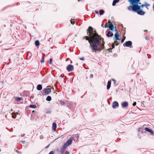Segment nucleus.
Masks as SVG:
<instances>
[{
	"label": "nucleus",
	"mask_w": 154,
	"mask_h": 154,
	"mask_svg": "<svg viewBox=\"0 0 154 154\" xmlns=\"http://www.w3.org/2000/svg\"><path fill=\"white\" fill-rule=\"evenodd\" d=\"M119 1V0H113L112 3V5L114 6L116 4L118 3Z\"/></svg>",
	"instance_id": "nucleus-18"
},
{
	"label": "nucleus",
	"mask_w": 154,
	"mask_h": 154,
	"mask_svg": "<svg viewBox=\"0 0 154 154\" xmlns=\"http://www.w3.org/2000/svg\"><path fill=\"white\" fill-rule=\"evenodd\" d=\"M29 107L31 108H36V106L35 105H30Z\"/></svg>",
	"instance_id": "nucleus-26"
},
{
	"label": "nucleus",
	"mask_w": 154,
	"mask_h": 154,
	"mask_svg": "<svg viewBox=\"0 0 154 154\" xmlns=\"http://www.w3.org/2000/svg\"><path fill=\"white\" fill-rule=\"evenodd\" d=\"M112 80L114 82V83L115 86L117 85H118V83L116 82V81L113 79H112Z\"/></svg>",
	"instance_id": "nucleus-30"
},
{
	"label": "nucleus",
	"mask_w": 154,
	"mask_h": 154,
	"mask_svg": "<svg viewBox=\"0 0 154 154\" xmlns=\"http://www.w3.org/2000/svg\"><path fill=\"white\" fill-rule=\"evenodd\" d=\"M9 61H11V59L10 58H9Z\"/></svg>",
	"instance_id": "nucleus-64"
},
{
	"label": "nucleus",
	"mask_w": 154,
	"mask_h": 154,
	"mask_svg": "<svg viewBox=\"0 0 154 154\" xmlns=\"http://www.w3.org/2000/svg\"><path fill=\"white\" fill-rule=\"evenodd\" d=\"M40 42L38 40H36L35 42V44L36 47H39L40 45Z\"/></svg>",
	"instance_id": "nucleus-14"
},
{
	"label": "nucleus",
	"mask_w": 154,
	"mask_h": 154,
	"mask_svg": "<svg viewBox=\"0 0 154 154\" xmlns=\"http://www.w3.org/2000/svg\"><path fill=\"white\" fill-rule=\"evenodd\" d=\"M119 106V104L118 102L116 101H115L113 102L112 105V107L113 109H115L116 108V107H118Z\"/></svg>",
	"instance_id": "nucleus-10"
},
{
	"label": "nucleus",
	"mask_w": 154,
	"mask_h": 154,
	"mask_svg": "<svg viewBox=\"0 0 154 154\" xmlns=\"http://www.w3.org/2000/svg\"><path fill=\"white\" fill-rule=\"evenodd\" d=\"M67 147V146H65V145L64 144V145L63 146L62 148L61 149V152L63 153V152L65 151L66 148Z\"/></svg>",
	"instance_id": "nucleus-16"
},
{
	"label": "nucleus",
	"mask_w": 154,
	"mask_h": 154,
	"mask_svg": "<svg viewBox=\"0 0 154 154\" xmlns=\"http://www.w3.org/2000/svg\"><path fill=\"white\" fill-rule=\"evenodd\" d=\"M41 63H43L45 62L44 57H42L40 61Z\"/></svg>",
	"instance_id": "nucleus-29"
},
{
	"label": "nucleus",
	"mask_w": 154,
	"mask_h": 154,
	"mask_svg": "<svg viewBox=\"0 0 154 154\" xmlns=\"http://www.w3.org/2000/svg\"><path fill=\"white\" fill-rule=\"evenodd\" d=\"M130 3V6L128 7L127 9L129 11L137 13L138 14L143 15L146 12L141 9L143 8L144 5L141 4L140 2V0H128Z\"/></svg>",
	"instance_id": "nucleus-2"
},
{
	"label": "nucleus",
	"mask_w": 154,
	"mask_h": 154,
	"mask_svg": "<svg viewBox=\"0 0 154 154\" xmlns=\"http://www.w3.org/2000/svg\"><path fill=\"white\" fill-rule=\"evenodd\" d=\"M95 34L96 36H94V37H99L100 38L101 37H102L100 35H99L98 33H97L96 30H95Z\"/></svg>",
	"instance_id": "nucleus-22"
},
{
	"label": "nucleus",
	"mask_w": 154,
	"mask_h": 154,
	"mask_svg": "<svg viewBox=\"0 0 154 154\" xmlns=\"http://www.w3.org/2000/svg\"><path fill=\"white\" fill-rule=\"evenodd\" d=\"M115 43H112V49L115 48Z\"/></svg>",
	"instance_id": "nucleus-32"
},
{
	"label": "nucleus",
	"mask_w": 154,
	"mask_h": 154,
	"mask_svg": "<svg viewBox=\"0 0 154 154\" xmlns=\"http://www.w3.org/2000/svg\"><path fill=\"white\" fill-rule=\"evenodd\" d=\"M51 39V38L50 37L49 38L48 40V41L49 42H50V39Z\"/></svg>",
	"instance_id": "nucleus-49"
},
{
	"label": "nucleus",
	"mask_w": 154,
	"mask_h": 154,
	"mask_svg": "<svg viewBox=\"0 0 154 154\" xmlns=\"http://www.w3.org/2000/svg\"><path fill=\"white\" fill-rule=\"evenodd\" d=\"M148 58L149 59L151 57V55L150 54H147Z\"/></svg>",
	"instance_id": "nucleus-36"
},
{
	"label": "nucleus",
	"mask_w": 154,
	"mask_h": 154,
	"mask_svg": "<svg viewBox=\"0 0 154 154\" xmlns=\"http://www.w3.org/2000/svg\"><path fill=\"white\" fill-rule=\"evenodd\" d=\"M44 91L46 94H48L51 92V89L48 88H45L44 89Z\"/></svg>",
	"instance_id": "nucleus-8"
},
{
	"label": "nucleus",
	"mask_w": 154,
	"mask_h": 154,
	"mask_svg": "<svg viewBox=\"0 0 154 154\" xmlns=\"http://www.w3.org/2000/svg\"><path fill=\"white\" fill-rule=\"evenodd\" d=\"M65 154H69V152H68V151H66L65 152Z\"/></svg>",
	"instance_id": "nucleus-45"
},
{
	"label": "nucleus",
	"mask_w": 154,
	"mask_h": 154,
	"mask_svg": "<svg viewBox=\"0 0 154 154\" xmlns=\"http://www.w3.org/2000/svg\"><path fill=\"white\" fill-rule=\"evenodd\" d=\"M15 151H16V152H17V153H19L20 152L19 151H18V150H15Z\"/></svg>",
	"instance_id": "nucleus-47"
},
{
	"label": "nucleus",
	"mask_w": 154,
	"mask_h": 154,
	"mask_svg": "<svg viewBox=\"0 0 154 154\" xmlns=\"http://www.w3.org/2000/svg\"><path fill=\"white\" fill-rule=\"evenodd\" d=\"M106 35L108 37H112L113 35V33L112 31H109L106 34Z\"/></svg>",
	"instance_id": "nucleus-11"
},
{
	"label": "nucleus",
	"mask_w": 154,
	"mask_h": 154,
	"mask_svg": "<svg viewBox=\"0 0 154 154\" xmlns=\"http://www.w3.org/2000/svg\"><path fill=\"white\" fill-rule=\"evenodd\" d=\"M15 99L17 101H20L21 100V98L19 97H16L15 98Z\"/></svg>",
	"instance_id": "nucleus-24"
},
{
	"label": "nucleus",
	"mask_w": 154,
	"mask_h": 154,
	"mask_svg": "<svg viewBox=\"0 0 154 154\" xmlns=\"http://www.w3.org/2000/svg\"><path fill=\"white\" fill-rule=\"evenodd\" d=\"M94 12L97 14H98L99 13V12L98 11L95 10L94 11Z\"/></svg>",
	"instance_id": "nucleus-35"
},
{
	"label": "nucleus",
	"mask_w": 154,
	"mask_h": 154,
	"mask_svg": "<svg viewBox=\"0 0 154 154\" xmlns=\"http://www.w3.org/2000/svg\"><path fill=\"white\" fill-rule=\"evenodd\" d=\"M93 31V28L91 26H89L87 29V31L89 33L90 35L92 33Z\"/></svg>",
	"instance_id": "nucleus-9"
},
{
	"label": "nucleus",
	"mask_w": 154,
	"mask_h": 154,
	"mask_svg": "<svg viewBox=\"0 0 154 154\" xmlns=\"http://www.w3.org/2000/svg\"><path fill=\"white\" fill-rule=\"evenodd\" d=\"M112 52V51L111 50H109V52Z\"/></svg>",
	"instance_id": "nucleus-58"
},
{
	"label": "nucleus",
	"mask_w": 154,
	"mask_h": 154,
	"mask_svg": "<svg viewBox=\"0 0 154 154\" xmlns=\"http://www.w3.org/2000/svg\"><path fill=\"white\" fill-rule=\"evenodd\" d=\"M10 63H9V62H8V63H7V64L9 65Z\"/></svg>",
	"instance_id": "nucleus-61"
},
{
	"label": "nucleus",
	"mask_w": 154,
	"mask_h": 154,
	"mask_svg": "<svg viewBox=\"0 0 154 154\" xmlns=\"http://www.w3.org/2000/svg\"><path fill=\"white\" fill-rule=\"evenodd\" d=\"M74 136V138L75 137L76 138H77V139L79 137V135L78 134H75L74 135H72V136Z\"/></svg>",
	"instance_id": "nucleus-31"
},
{
	"label": "nucleus",
	"mask_w": 154,
	"mask_h": 154,
	"mask_svg": "<svg viewBox=\"0 0 154 154\" xmlns=\"http://www.w3.org/2000/svg\"><path fill=\"white\" fill-rule=\"evenodd\" d=\"M7 80H12V78H10V77L8 78V79H7Z\"/></svg>",
	"instance_id": "nucleus-41"
},
{
	"label": "nucleus",
	"mask_w": 154,
	"mask_h": 154,
	"mask_svg": "<svg viewBox=\"0 0 154 154\" xmlns=\"http://www.w3.org/2000/svg\"><path fill=\"white\" fill-rule=\"evenodd\" d=\"M119 42H116L115 43V45H119Z\"/></svg>",
	"instance_id": "nucleus-42"
},
{
	"label": "nucleus",
	"mask_w": 154,
	"mask_h": 154,
	"mask_svg": "<svg viewBox=\"0 0 154 154\" xmlns=\"http://www.w3.org/2000/svg\"><path fill=\"white\" fill-rule=\"evenodd\" d=\"M128 104L127 102H125L121 104L122 107L124 108L127 107L128 106Z\"/></svg>",
	"instance_id": "nucleus-13"
},
{
	"label": "nucleus",
	"mask_w": 154,
	"mask_h": 154,
	"mask_svg": "<svg viewBox=\"0 0 154 154\" xmlns=\"http://www.w3.org/2000/svg\"><path fill=\"white\" fill-rule=\"evenodd\" d=\"M145 39H146L148 40H149V37H148L147 36V37H145Z\"/></svg>",
	"instance_id": "nucleus-43"
},
{
	"label": "nucleus",
	"mask_w": 154,
	"mask_h": 154,
	"mask_svg": "<svg viewBox=\"0 0 154 154\" xmlns=\"http://www.w3.org/2000/svg\"><path fill=\"white\" fill-rule=\"evenodd\" d=\"M60 104L61 105L63 106L65 105V103L64 101L60 100Z\"/></svg>",
	"instance_id": "nucleus-27"
},
{
	"label": "nucleus",
	"mask_w": 154,
	"mask_h": 154,
	"mask_svg": "<svg viewBox=\"0 0 154 154\" xmlns=\"http://www.w3.org/2000/svg\"><path fill=\"white\" fill-rule=\"evenodd\" d=\"M132 42L131 41H126L123 44V46L124 47H128L130 48H133L132 45Z\"/></svg>",
	"instance_id": "nucleus-3"
},
{
	"label": "nucleus",
	"mask_w": 154,
	"mask_h": 154,
	"mask_svg": "<svg viewBox=\"0 0 154 154\" xmlns=\"http://www.w3.org/2000/svg\"><path fill=\"white\" fill-rule=\"evenodd\" d=\"M51 113V111H48V112H46V113Z\"/></svg>",
	"instance_id": "nucleus-56"
},
{
	"label": "nucleus",
	"mask_w": 154,
	"mask_h": 154,
	"mask_svg": "<svg viewBox=\"0 0 154 154\" xmlns=\"http://www.w3.org/2000/svg\"><path fill=\"white\" fill-rule=\"evenodd\" d=\"M82 0H78V2H79L80 1H81Z\"/></svg>",
	"instance_id": "nucleus-63"
},
{
	"label": "nucleus",
	"mask_w": 154,
	"mask_h": 154,
	"mask_svg": "<svg viewBox=\"0 0 154 154\" xmlns=\"http://www.w3.org/2000/svg\"><path fill=\"white\" fill-rule=\"evenodd\" d=\"M12 117L13 118H16V117H14V116H12Z\"/></svg>",
	"instance_id": "nucleus-60"
},
{
	"label": "nucleus",
	"mask_w": 154,
	"mask_h": 154,
	"mask_svg": "<svg viewBox=\"0 0 154 154\" xmlns=\"http://www.w3.org/2000/svg\"><path fill=\"white\" fill-rule=\"evenodd\" d=\"M53 61V59L51 58H50L49 60V62L50 64H51Z\"/></svg>",
	"instance_id": "nucleus-33"
},
{
	"label": "nucleus",
	"mask_w": 154,
	"mask_h": 154,
	"mask_svg": "<svg viewBox=\"0 0 154 154\" xmlns=\"http://www.w3.org/2000/svg\"><path fill=\"white\" fill-rule=\"evenodd\" d=\"M66 69L68 72L72 71L74 70V66L72 64H69L66 66Z\"/></svg>",
	"instance_id": "nucleus-5"
},
{
	"label": "nucleus",
	"mask_w": 154,
	"mask_h": 154,
	"mask_svg": "<svg viewBox=\"0 0 154 154\" xmlns=\"http://www.w3.org/2000/svg\"><path fill=\"white\" fill-rule=\"evenodd\" d=\"M59 77H64L63 75H60V76H59Z\"/></svg>",
	"instance_id": "nucleus-50"
},
{
	"label": "nucleus",
	"mask_w": 154,
	"mask_h": 154,
	"mask_svg": "<svg viewBox=\"0 0 154 154\" xmlns=\"http://www.w3.org/2000/svg\"><path fill=\"white\" fill-rule=\"evenodd\" d=\"M20 142L22 143L23 144H24L25 143V141L22 140L20 141Z\"/></svg>",
	"instance_id": "nucleus-40"
},
{
	"label": "nucleus",
	"mask_w": 154,
	"mask_h": 154,
	"mask_svg": "<svg viewBox=\"0 0 154 154\" xmlns=\"http://www.w3.org/2000/svg\"><path fill=\"white\" fill-rule=\"evenodd\" d=\"M80 60H85V58L84 57H82L81 58H80Z\"/></svg>",
	"instance_id": "nucleus-38"
},
{
	"label": "nucleus",
	"mask_w": 154,
	"mask_h": 154,
	"mask_svg": "<svg viewBox=\"0 0 154 154\" xmlns=\"http://www.w3.org/2000/svg\"><path fill=\"white\" fill-rule=\"evenodd\" d=\"M134 63L132 65V67L133 69H135L134 67Z\"/></svg>",
	"instance_id": "nucleus-48"
},
{
	"label": "nucleus",
	"mask_w": 154,
	"mask_h": 154,
	"mask_svg": "<svg viewBox=\"0 0 154 154\" xmlns=\"http://www.w3.org/2000/svg\"><path fill=\"white\" fill-rule=\"evenodd\" d=\"M120 35L118 32H116L114 34V37L113 38H115V40L116 41H119L120 40Z\"/></svg>",
	"instance_id": "nucleus-6"
},
{
	"label": "nucleus",
	"mask_w": 154,
	"mask_h": 154,
	"mask_svg": "<svg viewBox=\"0 0 154 154\" xmlns=\"http://www.w3.org/2000/svg\"><path fill=\"white\" fill-rule=\"evenodd\" d=\"M108 26V25L107 24H106L105 25V26H104V27L105 28H107V26Z\"/></svg>",
	"instance_id": "nucleus-44"
},
{
	"label": "nucleus",
	"mask_w": 154,
	"mask_h": 154,
	"mask_svg": "<svg viewBox=\"0 0 154 154\" xmlns=\"http://www.w3.org/2000/svg\"><path fill=\"white\" fill-rule=\"evenodd\" d=\"M51 100V96H48L46 98V100H47L48 101H50Z\"/></svg>",
	"instance_id": "nucleus-21"
},
{
	"label": "nucleus",
	"mask_w": 154,
	"mask_h": 154,
	"mask_svg": "<svg viewBox=\"0 0 154 154\" xmlns=\"http://www.w3.org/2000/svg\"><path fill=\"white\" fill-rule=\"evenodd\" d=\"M49 146V145H48L47 146H46V147H45V148H47Z\"/></svg>",
	"instance_id": "nucleus-59"
},
{
	"label": "nucleus",
	"mask_w": 154,
	"mask_h": 154,
	"mask_svg": "<svg viewBox=\"0 0 154 154\" xmlns=\"http://www.w3.org/2000/svg\"><path fill=\"white\" fill-rule=\"evenodd\" d=\"M90 77H93V75L92 74H91L90 75Z\"/></svg>",
	"instance_id": "nucleus-51"
},
{
	"label": "nucleus",
	"mask_w": 154,
	"mask_h": 154,
	"mask_svg": "<svg viewBox=\"0 0 154 154\" xmlns=\"http://www.w3.org/2000/svg\"><path fill=\"white\" fill-rule=\"evenodd\" d=\"M74 138V136L70 137L69 139L67 140L66 143L64 144V145H65V146L67 147L70 145L72 143V140Z\"/></svg>",
	"instance_id": "nucleus-4"
},
{
	"label": "nucleus",
	"mask_w": 154,
	"mask_h": 154,
	"mask_svg": "<svg viewBox=\"0 0 154 154\" xmlns=\"http://www.w3.org/2000/svg\"><path fill=\"white\" fill-rule=\"evenodd\" d=\"M114 31L116 32H117V30L116 29H114Z\"/></svg>",
	"instance_id": "nucleus-52"
},
{
	"label": "nucleus",
	"mask_w": 154,
	"mask_h": 154,
	"mask_svg": "<svg viewBox=\"0 0 154 154\" xmlns=\"http://www.w3.org/2000/svg\"><path fill=\"white\" fill-rule=\"evenodd\" d=\"M125 38H126V37L124 35V36H123L122 37V40H121V42L122 43L123 42H124V41L125 40Z\"/></svg>",
	"instance_id": "nucleus-25"
},
{
	"label": "nucleus",
	"mask_w": 154,
	"mask_h": 154,
	"mask_svg": "<svg viewBox=\"0 0 154 154\" xmlns=\"http://www.w3.org/2000/svg\"><path fill=\"white\" fill-rule=\"evenodd\" d=\"M57 128V124L56 123L54 122L52 125V128L53 130L55 131Z\"/></svg>",
	"instance_id": "nucleus-15"
},
{
	"label": "nucleus",
	"mask_w": 154,
	"mask_h": 154,
	"mask_svg": "<svg viewBox=\"0 0 154 154\" xmlns=\"http://www.w3.org/2000/svg\"><path fill=\"white\" fill-rule=\"evenodd\" d=\"M85 39L88 41L90 44L89 47L93 52L101 51L105 48L104 44L105 42L103 38L101 37H93L90 38L88 36L83 37V39Z\"/></svg>",
	"instance_id": "nucleus-1"
},
{
	"label": "nucleus",
	"mask_w": 154,
	"mask_h": 154,
	"mask_svg": "<svg viewBox=\"0 0 154 154\" xmlns=\"http://www.w3.org/2000/svg\"><path fill=\"white\" fill-rule=\"evenodd\" d=\"M111 81H109L108 82L107 88L108 90L111 87Z\"/></svg>",
	"instance_id": "nucleus-17"
},
{
	"label": "nucleus",
	"mask_w": 154,
	"mask_h": 154,
	"mask_svg": "<svg viewBox=\"0 0 154 154\" xmlns=\"http://www.w3.org/2000/svg\"><path fill=\"white\" fill-rule=\"evenodd\" d=\"M144 5L146 7H147L149 6L150 5L148 3L146 2H144Z\"/></svg>",
	"instance_id": "nucleus-28"
},
{
	"label": "nucleus",
	"mask_w": 154,
	"mask_h": 154,
	"mask_svg": "<svg viewBox=\"0 0 154 154\" xmlns=\"http://www.w3.org/2000/svg\"><path fill=\"white\" fill-rule=\"evenodd\" d=\"M143 31L144 32H148V31L146 30H143Z\"/></svg>",
	"instance_id": "nucleus-53"
},
{
	"label": "nucleus",
	"mask_w": 154,
	"mask_h": 154,
	"mask_svg": "<svg viewBox=\"0 0 154 154\" xmlns=\"http://www.w3.org/2000/svg\"><path fill=\"white\" fill-rule=\"evenodd\" d=\"M54 152L53 151H51L50 152L49 154H54Z\"/></svg>",
	"instance_id": "nucleus-37"
},
{
	"label": "nucleus",
	"mask_w": 154,
	"mask_h": 154,
	"mask_svg": "<svg viewBox=\"0 0 154 154\" xmlns=\"http://www.w3.org/2000/svg\"><path fill=\"white\" fill-rule=\"evenodd\" d=\"M70 22L71 24L74 25L75 23L74 20H70Z\"/></svg>",
	"instance_id": "nucleus-34"
},
{
	"label": "nucleus",
	"mask_w": 154,
	"mask_h": 154,
	"mask_svg": "<svg viewBox=\"0 0 154 154\" xmlns=\"http://www.w3.org/2000/svg\"><path fill=\"white\" fill-rule=\"evenodd\" d=\"M136 105V103L135 102H134L133 103V106H135Z\"/></svg>",
	"instance_id": "nucleus-39"
},
{
	"label": "nucleus",
	"mask_w": 154,
	"mask_h": 154,
	"mask_svg": "<svg viewBox=\"0 0 154 154\" xmlns=\"http://www.w3.org/2000/svg\"><path fill=\"white\" fill-rule=\"evenodd\" d=\"M42 85L40 84H39L37 86V89L38 91H40L42 89Z\"/></svg>",
	"instance_id": "nucleus-19"
},
{
	"label": "nucleus",
	"mask_w": 154,
	"mask_h": 154,
	"mask_svg": "<svg viewBox=\"0 0 154 154\" xmlns=\"http://www.w3.org/2000/svg\"><path fill=\"white\" fill-rule=\"evenodd\" d=\"M53 47H51V48H50V49L49 50V51H52V49L53 48Z\"/></svg>",
	"instance_id": "nucleus-46"
},
{
	"label": "nucleus",
	"mask_w": 154,
	"mask_h": 154,
	"mask_svg": "<svg viewBox=\"0 0 154 154\" xmlns=\"http://www.w3.org/2000/svg\"><path fill=\"white\" fill-rule=\"evenodd\" d=\"M145 130L149 132L151 135H153L154 134V132L153 131L148 128H145Z\"/></svg>",
	"instance_id": "nucleus-12"
},
{
	"label": "nucleus",
	"mask_w": 154,
	"mask_h": 154,
	"mask_svg": "<svg viewBox=\"0 0 154 154\" xmlns=\"http://www.w3.org/2000/svg\"><path fill=\"white\" fill-rule=\"evenodd\" d=\"M99 13L100 15H102L104 14V11L103 10H99Z\"/></svg>",
	"instance_id": "nucleus-20"
},
{
	"label": "nucleus",
	"mask_w": 154,
	"mask_h": 154,
	"mask_svg": "<svg viewBox=\"0 0 154 154\" xmlns=\"http://www.w3.org/2000/svg\"><path fill=\"white\" fill-rule=\"evenodd\" d=\"M143 65V61L140 60L139 62V66H142Z\"/></svg>",
	"instance_id": "nucleus-23"
},
{
	"label": "nucleus",
	"mask_w": 154,
	"mask_h": 154,
	"mask_svg": "<svg viewBox=\"0 0 154 154\" xmlns=\"http://www.w3.org/2000/svg\"><path fill=\"white\" fill-rule=\"evenodd\" d=\"M108 26H109V29L112 31H114V29L116 28V26H114L113 24L112 23H109L108 25Z\"/></svg>",
	"instance_id": "nucleus-7"
},
{
	"label": "nucleus",
	"mask_w": 154,
	"mask_h": 154,
	"mask_svg": "<svg viewBox=\"0 0 154 154\" xmlns=\"http://www.w3.org/2000/svg\"><path fill=\"white\" fill-rule=\"evenodd\" d=\"M76 78L78 79V78H74V77L72 78V81H73V79H76Z\"/></svg>",
	"instance_id": "nucleus-54"
},
{
	"label": "nucleus",
	"mask_w": 154,
	"mask_h": 154,
	"mask_svg": "<svg viewBox=\"0 0 154 154\" xmlns=\"http://www.w3.org/2000/svg\"><path fill=\"white\" fill-rule=\"evenodd\" d=\"M25 136V134H24L23 136H22V137H24Z\"/></svg>",
	"instance_id": "nucleus-62"
},
{
	"label": "nucleus",
	"mask_w": 154,
	"mask_h": 154,
	"mask_svg": "<svg viewBox=\"0 0 154 154\" xmlns=\"http://www.w3.org/2000/svg\"><path fill=\"white\" fill-rule=\"evenodd\" d=\"M103 25H104V23H103L102 25H101V27H104V26H103Z\"/></svg>",
	"instance_id": "nucleus-55"
},
{
	"label": "nucleus",
	"mask_w": 154,
	"mask_h": 154,
	"mask_svg": "<svg viewBox=\"0 0 154 154\" xmlns=\"http://www.w3.org/2000/svg\"><path fill=\"white\" fill-rule=\"evenodd\" d=\"M153 11H154V4L153 5Z\"/></svg>",
	"instance_id": "nucleus-57"
}]
</instances>
